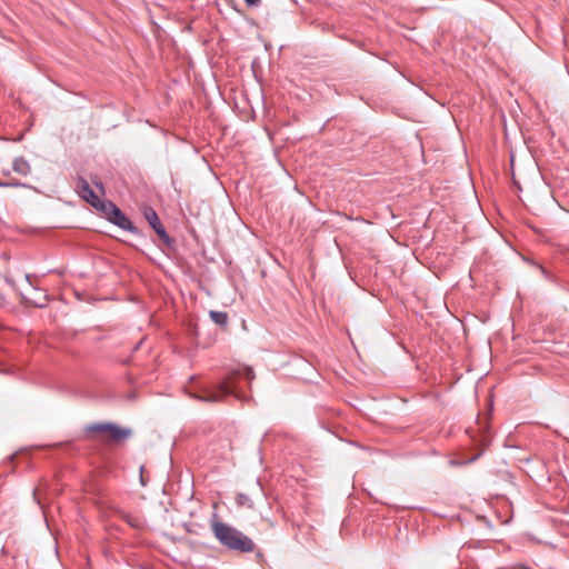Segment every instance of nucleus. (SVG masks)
Listing matches in <instances>:
<instances>
[{
  "label": "nucleus",
  "mask_w": 569,
  "mask_h": 569,
  "mask_svg": "<svg viewBox=\"0 0 569 569\" xmlns=\"http://www.w3.org/2000/svg\"><path fill=\"white\" fill-rule=\"evenodd\" d=\"M236 376L243 377L249 382H251L256 377L254 371L251 368L244 367L234 372L232 376H230L227 379V381L220 382L216 386L204 389L202 395H200L197 398L208 402L221 401L228 395H233L239 398L238 389L233 381Z\"/></svg>",
  "instance_id": "1"
},
{
  "label": "nucleus",
  "mask_w": 569,
  "mask_h": 569,
  "mask_svg": "<svg viewBox=\"0 0 569 569\" xmlns=\"http://www.w3.org/2000/svg\"><path fill=\"white\" fill-rule=\"evenodd\" d=\"M219 543L231 550L249 552L254 549L253 541L249 536H216Z\"/></svg>",
  "instance_id": "5"
},
{
  "label": "nucleus",
  "mask_w": 569,
  "mask_h": 569,
  "mask_svg": "<svg viewBox=\"0 0 569 569\" xmlns=\"http://www.w3.org/2000/svg\"><path fill=\"white\" fill-rule=\"evenodd\" d=\"M122 519L128 523V526L133 530H146V521L140 515L136 513H123Z\"/></svg>",
  "instance_id": "8"
},
{
  "label": "nucleus",
  "mask_w": 569,
  "mask_h": 569,
  "mask_svg": "<svg viewBox=\"0 0 569 569\" xmlns=\"http://www.w3.org/2000/svg\"><path fill=\"white\" fill-rule=\"evenodd\" d=\"M143 217L150 224V227L154 230V232L158 234V237L167 244H172V239L166 231L164 227L162 226L157 212L151 207H146L143 209Z\"/></svg>",
  "instance_id": "6"
},
{
  "label": "nucleus",
  "mask_w": 569,
  "mask_h": 569,
  "mask_svg": "<svg viewBox=\"0 0 569 569\" xmlns=\"http://www.w3.org/2000/svg\"><path fill=\"white\" fill-rule=\"evenodd\" d=\"M237 505L240 507H252V500L246 493H238L236 497Z\"/></svg>",
  "instance_id": "11"
},
{
  "label": "nucleus",
  "mask_w": 569,
  "mask_h": 569,
  "mask_svg": "<svg viewBox=\"0 0 569 569\" xmlns=\"http://www.w3.org/2000/svg\"><path fill=\"white\" fill-rule=\"evenodd\" d=\"M249 7H258L261 0H244Z\"/></svg>",
  "instance_id": "14"
},
{
  "label": "nucleus",
  "mask_w": 569,
  "mask_h": 569,
  "mask_svg": "<svg viewBox=\"0 0 569 569\" xmlns=\"http://www.w3.org/2000/svg\"><path fill=\"white\" fill-rule=\"evenodd\" d=\"M76 191L83 200H86L90 206L100 212L108 201L101 200L99 196L91 189L89 182L82 177H79L77 180Z\"/></svg>",
  "instance_id": "4"
},
{
  "label": "nucleus",
  "mask_w": 569,
  "mask_h": 569,
  "mask_svg": "<svg viewBox=\"0 0 569 569\" xmlns=\"http://www.w3.org/2000/svg\"><path fill=\"white\" fill-rule=\"evenodd\" d=\"M521 569H531L530 567L528 566H520Z\"/></svg>",
  "instance_id": "17"
},
{
  "label": "nucleus",
  "mask_w": 569,
  "mask_h": 569,
  "mask_svg": "<svg viewBox=\"0 0 569 569\" xmlns=\"http://www.w3.org/2000/svg\"><path fill=\"white\" fill-rule=\"evenodd\" d=\"M101 213H103V216L110 222L118 226L119 228L132 233L137 232L134 224L112 201H107L104 208L101 210Z\"/></svg>",
  "instance_id": "3"
},
{
  "label": "nucleus",
  "mask_w": 569,
  "mask_h": 569,
  "mask_svg": "<svg viewBox=\"0 0 569 569\" xmlns=\"http://www.w3.org/2000/svg\"><path fill=\"white\" fill-rule=\"evenodd\" d=\"M219 505L218 502H214L212 505L213 512L211 515V530L213 533L220 535V533H239L238 531L233 530L230 526L224 523L221 518L217 513Z\"/></svg>",
  "instance_id": "7"
},
{
  "label": "nucleus",
  "mask_w": 569,
  "mask_h": 569,
  "mask_svg": "<svg viewBox=\"0 0 569 569\" xmlns=\"http://www.w3.org/2000/svg\"><path fill=\"white\" fill-rule=\"evenodd\" d=\"M12 170L20 176L27 177L31 173V166L23 157H18L12 162Z\"/></svg>",
  "instance_id": "9"
},
{
  "label": "nucleus",
  "mask_w": 569,
  "mask_h": 569,
  "mask_svg": "<svg viewBox=\"0 0 569 569\" xmlns=\"http://www.w3.org/2000/svg\"><path fill=\"white\" fill-rule=\"evenodd\" d=\"M533 540L537 543H542V545L549 546L553 550H559V551H563L565 553H567V551L563 549V547L559 543H551V542L542 541L541 539H536V538Z\"/></svg>",
  "instance_id": "13"
},
{
  "label": "nucleus",
  "mask_w": 569,
  "mask_h": 569,
  "mask_svg": "<svg viewBox=\"0 0 569 569\" xmlns=\"http://www.w3.org/2000/svg\"><path fill=\"white\" fill-rule=\"evenodd\" d=\"M210 319L218 326L224 327L228 322V315L223 311L211 310L209 312Z\"/></svg>",
  "instance_id": "10"
},
{
  "label": "nucleus",
  "mask_w": 569,
  "mask_h": 569,
  "mask_svg": "<svg viewBox=\"0 0 569 569\" xmlns=\"http://www.w3.org/2000/svg\"><path fill=\"white\" fill-rule=\"evenodd\" d=\"M33 498L39 503L38 489L33 490Z\"/></svg>",
  "instance_id": "16"
},
{
  "label": "nucleus",
  "mask_w": 569,
  "mask_h": 569,
  "mask_svg": "<svg viewBox=\"0 0 569 569\" xmlns=\"http://www.w3.org/2000/svg\"><path fill=\"white\" fill-rule=\"evenodd\" d=\"M92 183L102 192L104 193V188L101 181L92 180Z\"/></svg>",
  "instance_id": "15"
},
{
  "label": "nucleus",
  "mask_w": 569,
  "mask_h": 569,
  "mask_svg": "<svg viewBox=\"0 0 569 569\" xmlns=\"http://www.w3.org/2000/svg\"><path fill=\"white\" fill-rule=\"evenodd\" d=\"M3 174H4V176H9V171H6V170H4V171H3Z\"/></svg>",
  "instance_id": "18"
},
{
  "label": "nucleus",
  "mask_w": 569,
  "mask_h": 569,
  "mask_svg": "<svg viewBox=\"0 0 569 569\" xmlns=\"http://www.w3.org/2000/svg\"><path fill=\"white\" fill-rule=\"evenodd\" d=\"M88 432H99L100 440L106 443H119L127 440L131 432L127 428H121L114 423H93L88 426Z\"/></svg>",
  "instance_id": "2"
},
{
  "label": "nucleus",
  "mask_w": 569,
  "mask_h": 569,
  "mask_svg": "<svg viewBox=\"0 0 569 569\" xmlns=\"http://www.w3.org/2000/svg\"><path fill=\"white\" fill-rule=\"evenodd\" d=\"M0 187H2V188H27L29 186L26 183L19 182L18 180H10V181H1L0 180Z\"/></svg>",
  "instance_id": "12"
}]
</instances>
